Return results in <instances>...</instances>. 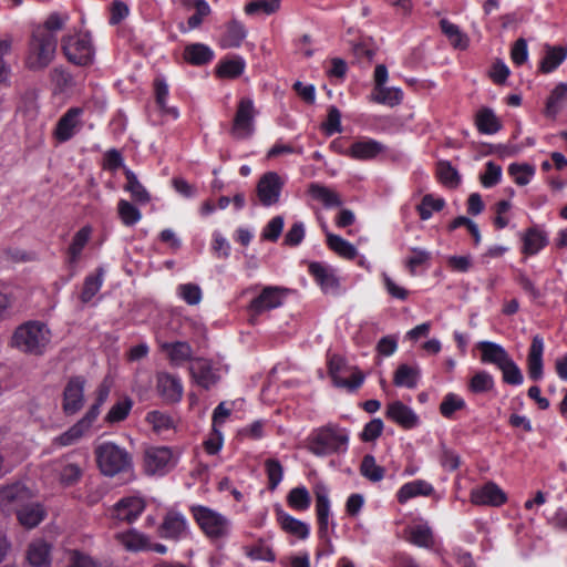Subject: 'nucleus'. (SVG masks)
I'll list each match as a JSON object with an SVG mask.
<instances>
[{
	"mask_svg": "<svg viewBox=\"0 0 567 567\" xmlns=\"http://www.w3.org/2000/svg\"><path fill=\"white\" fill-rule=\"evenodd\" d=\"M348 445V431L333 423L313 430L309 436V451L316 456L346 453Z\"/></svg>",
	"mask_w": 567,
	"mask_h": 567,
	"instance_id": "nucleus-1",
	"label": "nucleus"
},
{
	"mask_svg": "<svg viewBox=\"0 0 567 567\" xmlns=\"http://www.w3.org/2000/svg\"><path fill=\"white\" fill-rule=\"evenodd\" d=\"M94 456L101 474L107 477L127 473L133 467L128 451L114 442H102L94 449Z\"/></svg>",
	"mask_w": 567,
	"mask_h": 567,
	"instance_id": "nucleus-2",
	"label": "nucleus"
},
{
	"mask_svg": "<svg viewBox=\"0 0 567 567\" xmlns=\"http://www.w3.org/2000/svg\"><path fill=\"white\" fill-rule=\"evenodd\" d=\"M50 342V330L43 322L27 321L16 328L11 346L18 350L33 355H42Z\"/></svg>",
	"mask_w": 567,
	"mask_h": 567,
	"instance_id": "nucleus-3",
	"label": "nucleus"
},
{
	"mask_svg": "<svg viewBox=\"0 0 567 567\" xmlns=\"http://www.w3.org/2000/svg\"><path fill=\"white\" fill-rule=\"evenodd\" d=\"M58 39H49L32 30L24 56V66L33 72L47 69L54 60Z\"/></svg>",
	"mask_w": 567,
	"mask_h": 567,
	"instance_id": "nucleus-4",
	"label": "nucleus"
},
{
	"mask_svg": "<svg viewBox=\"0 0 567 567\" xmlns=\"http://www.w3.org/2000/svg\"><path fill=\"white\" fill-rule=\"evenodd\" d=\"M61 50L65 59L76 66L87 68L94 62L95 48L90 32L63 35Z\"/></svg>",
	"mask_w": 567,
	"mask_h": 567,
	"instance_id": "nucleus-5",
	"label": "nucleus"
},
{
	"mask_svg": "<svg viewBox=\"0 0 567 567\" xmlns=\"http://www.w3.org/2000/svg\"><path fill=\"white\" fill-rule=\"evenodd\" d=\"M190 512L200 530L212 539H219L228 535L230 523L220 513L204 506H192Z\"/></svg>",
	"mask_w": 567,
	"mask_h": 567,
	"instance_id": "nucleus-6",
	"label": "nucleus"
},
{
	"mask_svg": "<svg viewBox=\"0 0 567 567\" xmlns=\"http://www.w3.org/2000/svg\"><path fill=\"white\" fill-rule=\"evenodd\" d=\"M257 111L254 100L248 96L241 97L236 107L230 133L237 140L249 138L255 132V117Z\"/></svg>",
	"mask_w": 567,
	"mask_h": 567,
	"instance_id": "nucleus-7",
	"label": "nucleus"
},
{
	"mask_svg": "<svg viewBox=\"0 0 567 567\" xmlns=\"http://www.w3.org/2000/svg\"><path fill=\"white\" fill-rule=\"evenodd\" d=\"M159 538L178 543L188 538L190 530L186 516L174 508L166 511L156 528Z\"/></svg>",
	"mask_w": 567,
	"mask_h": 567,
	"instance_id": "nucleus-8",
	"label": "nucleus"
},
{
	"mask_svg": "<svg viewBox=\"0 0 567 567\" xmlns=\"http://www.w3.org/2000/svg\"><path fill=\"white\" fill-rule=\"evenodd\" d=\"M33 496L31 488L21 481L2 485L0 486V509L6 514H16Z\"/></svg>",
	"mask_w": 567,
	"mask_h": 567,
	"instance_id": "nucleus-9",
	"label": "nucleus"
},
{
	"mask_svg": "<svg viewBox=\"0 0 567 567\" xmlns=\"http://www.w3.org/2000/svg\"><path fill=\"white\" fill-rule=\"evenodd\" d=\"M86 379L83 375H72L68 379L63 392L61 408L66 416L78 414L85 404Z\"/></svg>",
	"mask_w": 567,
	"mask_h": 567,
	"instance_id": "nucleus-10",
	"label": "nucleus"
},
{
	"mask_svg": "<svg viewBox=\"0 0 567 567\" xmlns=\"http://www.w3.org/2000/svg\"><path fill=\"white\" fill-rule=\"evenodd\" d=\"M288 291V289L282 287L267 286L249 302L248 311L252 316H259L266 311L279 308L282 306Z\"/></svg>",
	"mask_w": 567,
	"mask_h": 567,
	"instance_id": "nucleus-11",
	"label": "nucleus"
},
{
	"mask_svg": "<svg viewBox=\"0 0 567 567\" xmlns=\"http://www.w3.org/2000/svg\"><path fill=\"white\" fill-rule=\"evenodd\" d=\"M308 274L312 277L323 293H339L340 281L330 266L319 261H311L308 265Z\"/></svg>",
	"mask_w": 567,
	"mask_h": 567,
	"instance_id": "nucleus-12",
	"label": "nucleus"
},
{
	"mask_svg": "<svg viewBox=\"0 0 567 567\" xmlns=\"http://www.w3.org/2000/svg\"><path fill=\"white\" fill-rule=\"evenodd\" d=\"M284 183L276 172L265 173L257 184V196L262 206L278 203Z\"/></svg>",
	"mask_w": 567,
	"mask_h": 567,
	"instance_id": "nucleus-13",
	"label": "nucleus"
},
{
	"mask_svg": "<svg viewBox=\"0 0 567 567\" xmlns=\"http://www.w3.org/2000/svg\"><path fill=\"white\" fill-rule=\"evenodd\" d=\"M156 391L165 403L173 404L182 400L184 386L179 377L168 372H158L156 374Z\"/></svg>",
	"mask_w": 567,
	"mask_h": 567,
	"instance_id": "nucleus-14",
	"label": "nucleus"
},
{
	"mask_svg": "<svg viewBox=\"0 0 567 567\" xmlns=\"http://www.w3.org/2000/svg\"><path fill=\"white\" fill-rule=\"evenodd\" d=\"M520 254L527 257L538 255L549 244V237L546 230L538 225L526 228L520 234Z\"/></svg>",
	"mask_w": 567,
	"mask_h": 567,
	"instance_id": "nucleus-15",
	"label": "nucleus"
},
{
	"mask_svg": "<svg viewBox=\"0 0 567 567\" xmlns=\"http://www.w3.org/2000/svg\"><path fill=\"white\" fill-rule=\"evenodd\" d=\"M470 499L474 505L499 507L507 502V496L496 483L487 482L472 489Z\"/></svg>",
	"mask_w": 567,
	"mask_h": 567,
	"instance_id": "nucleus-16",
	"label": "nucleus"
},
{
	"mask_svg": "<svg viewBox=\"0 0 567 567\" xmlns=\"http://www.w3.org/2000/svg\"><path fill=\"white\" fill-rule=\"evenodd\" d=\"M173 453L166 446H152L144 453L145 470L150 474H164L173 466Z\"/></svg>",
	"mask_w": 567,
	"mask_h": 567,
	"instance_id": "nucleus-17",
	"label": "nucleus"
},
{
	"mask_svg": "<svg viewBox=\"0 0 567 567\" xmlns=\"http://www.w3.org/2000/svg\"><path fill=\"white\" fill-rule=\"evenodd\" d=\"M84 113V109L80 106L70 107L58 121L53 135L60 143L70 141L75 130L81 126V116Z\"/></svg>",
	"mask_w": 567,
	"mask_h": 567,
	"instance_id": "nucleus-18",
	"label": "nucleus"
},
{
	"mask_svg": "<svg viewBox=\"0 0 567 567\" xmlns=\"http://www.w3.org/2000/svg\"><path fill=\"white\" fill-rule=\"evenodd\" d=\"M92 234L93 227L91 225H84L73 235L65 250L64 258V262L69 269H73L79 265L83 250L91 240Z\"/></svg>",
	"mask_w": 567,
	"mask_h": 567,
	"instance_id": "nucleus-19",
	"label": "nucleus"
},
{
	"mask_svg": "<svg viewBox=\"0 0 567 567\" xmlns=\"http://www.w3.org/2000/svg\"><path fill=\"white\" fill-rule=\"evenodd\" d=\"M385 416L388 420L396 423L404 430H412L420 423L419 415L401 401H394L388 404Z\"/></svg>",
	"mask_w": 567,
	"mask_h": 567,
	"instance_id": "nucleus-20",
	"label": "nucleus"
},
{
	"mask_svg": "<svg viewBox=\"0 0 567 567\" xmlns=\"http://www.w3.org/2000/svg\"><path fill=\"white\" fill-rule=\"evenodd\" d=\"M385 151V146L373 138L364 137L351 144L348 148L349 157L355 161H371Z\"/></svg>",
	"mask_w": 567,
	"mask_h": 567,
	"instance_id": "nucleus-21",
	"label": "nucleus"
},
{
	"mask_svg": "<svg viewBox=\"0 0 567 567\" xmlns=\"http://www.w3.org/2000/svg\"><path fill=\"white\" fill-rule=\"evenodd\" d=\"M247 37V29L243 22L231 19L226 22L219 37L218 44L221 49H237Z\"/></svg>",
	"mask_w": 567,
	"mask_h": 567,
	"instance_id": "nucleus-22",
	"label": "nucleus"
},
{
	"mask_svg": "<svg viewBox=\"0 0 567 567\" xmlns=\"http://www.w3.org/2000/svg\"><path fill=\"white\" fill-rule=\"evenodd\" d=\"M189 372L197 385L205 390H209L218 381V375L215 373L212 362L204 358L194 359Z\"/></svg>",
	"mask_w": 567,
	"mask_h": 567,
	"instance_id": "nucleus-23",
	"label": "nucleus"
},
{
	"mask_svg": "<svg viewBox=\"0 0 567 567\" xmlns=\"http://www.w3.org/2000/svg\"><path fill=\"white\" fill-rule=\"evenodd\" d=\"M544 348L545 347L543 337L539 334L534 336L527 354L528 377L533 381H538L543 378Z\"/></svg>",
	"mask_w": 567,
	"mask_h": 567,
	"instance_id": "nucleus-24",
	"label": "nucleus"
},
{
	"mask_svg": "<svg viewBox=\"0 0 567 567\" xmlns=\"http://www.w3.org/2000/svg\"><path fill=\"white\" fill-rule=\"evenodd\" d=\"M16 516L21 526L32 529L44 520L47 511L41 503L31 499L16 513Z\"/></svg>",
	"mask_w": 567,
	"mask_h": 567,
	"instance_id": "nucleus-25",
	"label": "nucleus"
},
{
	"mask_svg": "<svg viewBox=\"0 0 567 567\" xmlns=\"http://www.w3.org/2000/svg\"><path fill=\"white\" fill-rule=\"evenodd\" d=\"M93 424L94 421L84 414L69 430L56 436L54 439V444L59 446H69L75 444L90 432Z\"/></svg>",
	"mask_w": 567,
	"mask_h": 567,
	"instance_id": "nucleus-26",
	"label": "nucleus"
},
{
	"mask_svg": "<svg viewBox=\"0 0 567 567\" xmlns=\"http://www.w3.org/2000/svg\"><path fill=\"white\" fill-rule=\"evenodd\" d=\"M161 350L166 353L172 365L179 367L185 362H193V349L186 341L163 342Z\"/></svg>",
	"mask_w": 567,
	"mask_h": 567,
	"instance_id": "nucleus-27",
	"label": "nucleus"
},
{
	"mask_svg": "<svg viewBox=\"0 0 567 567\" xmlns=\"http://www.w3.org/2000/svg\"><path fill=\"white\" fill-rule=\"evenodd\" d=\"M184 60L194 66H203L209 64L214 58V50L200 42L187 44L183 51Z\"/></svg>",
	"mask_w": 567,
	"mask_h": 567,
	"instance_id": "nucleus-28",
	"label": "nucleus"
},
{
	"mask_svg": "<svg viewBox=\"0 0 567 567\" xmlns=\"http://www.w3.org/2000/svg\"><path fill=\"white\" fill-rule=\"evenodd\" d=\"M145 505L138 497H125L114 506L115 517L127 523L135 522L143 513Z\"/></svg>",
	"mask_w": 567,
	"mask_h": 567,
	"instance_id": "nucleus-29",
	"label": "nucleus"
},
{
	"mask_svg": "<svg viewBox=\"0 0 567 567\" xmlns=\"http://www.w3.org/2000/svg\"><path fill=\"white\" fill-rule=\"evenodd\" d=\"M154 89V97L157 107L159 109L162 115L168 116L173 120H177L179 117V111L176 106H168L167 99L169 95V87L166 83V80L162 76H157L153 81Z\"/></svg>",
	"mask_w": 567,
	"mask_h": 567,
	"instance_id": "nucleus-30",
	"label": "nucleus"
},
{
	"mask_svg": "<svg viewBox=\"0 0 567 567\" xmlns=\"http://www.w3.org/2000/svg\"><path fill=\"white\" fill-rule=\"evenodd\" d=\"M276 517L280 528L287 534L296 536L299 539L308 538L310 527L307 523L295 518L281 508L276 509Z\"/></svg>",
	"mask_w": 567,
	"mask_h": 567,
	"instance_id": "nucleus-31",
	"label": "nucleus"
},
{
	"mask_svg": "<svg viewBox=\"0 0 567 567\" xmlns=\"http://www.w3.org/2000/svg\"><path fill=\"white\" fill-rule=\"evenodd\" d=\"M545 54L539 62L538 71L548 74L559 68L567 59V45H545Z\"/></svg>",
	"mask_w": 567,
	"mask_h": 567,
	"instance_id": "nucleus-32",
	"label": "nucleus"
},
{
	"mask_svg": "<svg viewBox=\"0 0 567 567\" xmlns=\"http://www.w3.org/2000/svg\"><path fill=\"white\" fill-rule=\"evenodd\" d=\"M434 493V487L431 483L424 480H414L404 483L396 492V501L400 504H405L410 499L417 496H431Z\"/></svg>",
	"mask_w": 567,
	"mask_h": 567,
	"instance_id": "nucleus-33",
	"label": "nucleus"
},
{
	"mask_svg": "<svg viewBox=\"0 0 567 567\" xmlns=\"http://www.w3.org/2000/svg\"><path fill=\"white\" fill-rule=\"evenodd\" d=\"M567 105V82L558 83L549 93L544 114L546 117L555 118Z\"/></svg>",
	"mask_w": 567,
	"mask_h": 567,
	"instance_id": "nucleus-34",
	"label": "nucleus"
},
{
	"mask_svg": "<svg viewBox=\"0 0 567 567\" xmlns=\"http://www.w3.org/2000/svg\"><path fill=\"white\" fill-rule=\"evenodd\" d=\"M316 495V516L318 523V535H324L329 529L330 499L324 487H318Z\"/></svg>",
	"mask_w": 567,
	"mask_h": 567,
	"instance_id": "nucleus-35",
	"label": "nucleus"
},
{
	"mask_svg": "<svg viewBox=\"0 0 567 567\" xmlns=\"http://www.w3.org/2000/svg\"><path fill=\"white\" fill-rule=\"evenodd\" d=\"M476 347L481 351V361L483 363L495 364L498 368L511 358L501 344L492 341H480Z\"/></svg>",
	"mask_w": 567,
	"mask_h": 567,
	"instance_id": "nucleus-36",
	"label": "nucleus"
},
{
	"mask_svg": "<svg viewBox=\"0 0 567 567\" xmlns=\"http://www.w3.org/2000/svg\"><path fill=\"white\" fill-rule=\"evenodd\" d=\"M27 559L33 567H49L51 565V545L42 539L32 542L28 547Z\"/></svg>",
	"mask_w": 567,
	"mask_h": 567,
	"instance_id": "nucleus-37",
	"label": "nucleus"
},
{
	"mask_svg": "<svg viewBox=\"0 0 567 567\" xmlns=\"http://www.w3.org/2000/svg\"><path fill=\"white\" fill-rule=\"evenodd\" d=\"M475 125L481 134L493 135L502 128V123L489 107H482L475 115Z\"/></svg>",
	"mask_w": 567,
	"mask_h": 567,
	"instance_id": "nucleus-38",
	"label": "nucleus"
},
{
	"mask_svg": "<svg viewBox=\"0 0 567 567\" xmlns=\"http://www.w3.org/2000/svg\"><path fill=\"white\" fill-rule=\"evenodd\" d=\"M246 68L245 60L236 55L231 59L221 60L216 66V75L220 79H237Z\"/></svg>",
	"mask_w": 567,
	"mask_h": 567,
	"instance_id": "nucleus-39",
	"label": "nucleus"
},
{
	"mask_svg": "<svg viewBox=\"0 0 567 567\" xmlns=\"http://www.w3.org/2000/svg\"><path fill=\"white\" fill-rule=\"evenodd\" d=\"M420 370L409 364H400L394 371L393 383L395 386L414 389L417 385Z\"/></svg>",
	"mask_w": 567,
	"mask_h": 567,
	"instance_id": "nucleus-40",
	"label": "nucleus"
},
{
	"mask_svg": "<svg viewBox=\"0 0 567 567\" xmlns=\"http://www.w3.org/2000/svg\"><path fill=\"white\" fill-rule=\"evenodd\" d=\"M327 246L330 250L338 254L340 257L349 260H353L358 255L357 248L339 235L328 233Z\"/></svg>",
	"mask_w": 567,
	"mask_h": 567,
	"instance_id": "nucleus-41",
	"label": "nucleus"
},
{
	"mask_svg": "<svg viewBox=\"0 0 567 567\" xmlns=\"http://www.w3.org/2000/svg\"><path fill=\"white\" fill-rule=\"evenodd\" d=\"M466 408L465 400L454 392L446 393L439 406V411L444 419L454 420L455 413Z\"/></svg>",
	"mask_w": 567,
	"mask_h": 567,
	"instance_id": "nucleus-42",
	"label": "nucleus"
},
{
	"mask_svg": "<svg viewBox=\"0 0 567 567\" xmlns=\"http://www.w3.org/2000/svg\"><path fill=\"white\" fill-rule=\"evenodd\" d=\"M133 400L128 396H123L117 400L106 413L104 421L107 424L120 423L127 419L133 408Z\"/></svg>",
	"mask_w": 567,
	"mask_h": 567,
	"instance_id": "nucleus-43",
	"label": "nucleus"
},
{
	"mask_svg": "<svg viewBox=\"0 0 567 567\" xmlns=\"http://www.w3.org/2000/svg\"><path fill=\"white\" fill-rule=\"evenodd\" d=\"M309 194L313 199L321 202L328 208L342 205L340 196L323 185L317 183L310 184Z\"/></svg>",
	"mask_w": 567,
	"mask_h": 567,
	"instance_id": "nucleus-44",
	"label": "nucleus"
},
{
	"mask_svg": "<svg viewBox=\"0 0 567 567\" xmlns=\"http://www.w3.org/2000/svg\"><path fill=\"white\" fill-rule=\"evenodd\" d=\"M288 506L297 512H306L311 505V495L306 486L291 488L287 494Z\"/></svg>",
	"mask_w": 567,
	"mask_h": 567,
	"instance_id": "nucleus-45",
	"label": "nucleus"
},
{
	"mask_svg": "<svg viewBox=\"0 0 567 567\" xmlns=\"http://www.w3.org/2000/svg\"><path fill=\"white\" fill-rule=\"evenodd\" d=\"M445 205L446 202L443 197L425 194L416 206V212L421 220H429L434 212H441Z\"/></svg>",
	"mask_w": 567,
	"mask_h": 567,
	"instance_id": "nucleus-46",
	"label": "nucleus"
},
{
	"mask_svg": "<svg viewBox=\"0 0 567 567\" xmlns=\"http://www.w3.org/2000/svg\"><path fill=\"white\" fill-rule=\"evenodd\" d=\"M103 268L100 267L96 269V274L89 275L85 277L80 296L82 302H90L93 299V297L100 291L103 285Z\"/></svg>",
	"mask_w": 567,
	"mask_h": 567,
	"instance_id": "nucleus-47",
	"label": "nucleus"
},
{
	"mask_svg": "<svg viewBox=\"0 0 567 567\" xmlns=\"http://www.w3.org/2000/svg\"><path fill=\"white\" fill-rule=\"evenodd\" d=\"M126 185L124 187L125 190L130 192L133 200L146 204L150 202V194L145 189V187L140 183L136 175L128 168L124 171Z\"/></svg>",
	"mask_w": 567,
	"mask_h": 567,
	"instance_id": "nucleus-48",
	"label": "nucleus"
},
{
	"mask_svg": "<svg viewBox=\"0 0 567 567\" xmlns=\"http://www.w3.org/2000/svg\"><path fill=\"white\" fill-rule=\"evenodd\" d=\"M360 473L363 477L371 482H380L385 475V468L377 464L375 457L371 454H365L361 461Z\"/></svg>",
	"mask_w": 567,
	"mask_h": 567,
	"instance_id": "nucleus-49",
	"label": "nucleus"
},
{
	"mask_svg": "<svg viewBox=\"0 0 567 567\" xmlns=\"http://www.w3.org/2000/svg\"><path fill=\"white\" fill-rule=\"evenodd\" d=\"M111 392V384L104 380L102 381L96 390H95V398L92 405L89 408V410L85 412V415L90 417L92 421H96L97 416L101 413L102 405L106 402L109 395Z\"/></svg>",
	"mask_w": 567,
	"mask_h": 567,
	"instance_id": "nucleus-50",
	"label": "nucleus"
},
{
	"mask_svg": "<svg viewBox=\"0 0 567 567\" xmlns=\"http://www.w3.org/2000/svg\"><path fill=\"white\" fill-rule=\"evenodd\" d=\"M409 542L417 547L431 548L434 545L432 529L427 525H415L410 529Z\"/></svg>",
	"mask_w": 567,
	"mask_h": 567,
	"instance_id": "nucleus-51",
	"label": "nucleus"
},
{
	"mask_svg": "<svg viewBox=\"0 0 567 567\" xmlns=\"http://www.w3.org/2000/svg\"><path fill=\"white\" fill-rule=\"evenodd\" d=\"M150 542L151 538L147 535L136 529L128 530L123 535V544L128 550L147 551Z\"/></svg>",
	"mask_w": 567,
	"mask_h": 567,
	"instance_id": "nucleus-52",
	"label": "nucleus"
},
{
	"mask_svg": "<svg viewBox=\"0 0 567 567\" xmlns=\"http://www.w3.org/2000/svg\"><path fill=\"white\" fill-rule=\"evenodd\" d=\"M494 378L487 371L476 372L468 381V390L474 394L486 393L494 388Z\"/></svg>",
	"mask_w": 567,
	"mask_h": 567,
	"instance_id": "nucleus-53",
	"label": "nucleus"
},
{
	"mask_svg": "<svg viewBox=\"0 0 567 567\" xmlns=\"http://www.w3.org/2000/svg\"><path fill=\"white\" fill-rule=\"evenodd\" d=\"M117 213L121 221L125 226H134L142 218V213L140 209L126 199L118 200Z\"/></svg>",
	"mask_w": 567,
	"mask_h": 567,
	"instance_id": "nucleus-54",
	"label": "nucleus"
},
{
	"mask_svg": "<svg viewBox=\"0 0 567 567\" xmlns=\"http://www.w3.org/2000/svg\"><path fill=\"white\" fill-rule=\"evenodd\" d=\"M374 90L377 93L373 96V101L379 104L395 106L399 105L403 100V92L399 87L381 86Z\"/></svg>",
	"mask_w": 567,
	"mask_h": 567,
	"instance_id": "nucleus-55",
	"label": "nucleus"
},
{
	"mask_svg": "<svg viewBox=\"0 0 567 567\" xmlns=\"http://www.w3.org/2000/svg\"><path fill=\"white\" fill-rule=\"evenodd\" d=\"M50 80L54 84L55 90L60 93L65 92L74 84L73 75L62 65L55 66L51 70Z\"/></svg>",
	"mask_w": 567,
	"mask_h": 567,
	"instance_id": "nucleus-56",
	"label": "nucleus"
},
{
	"mask_svg": "<svg viewBox=\"0 0 567 567\" xmlns=\"http://www.w3.org/2000/svg\"><path fill=\"white\" fill-rule=\"evenodd\" d=\"M82 475L83 468L79 464L65 462L61 467L59 480L63 486L70 487L78 484Z\"/></svg>",
	"mask_w": 567,
	"mask_h": 567,
	"instance_id": "nucleus-57",
	"label": "nucleus"
},
{
	"mask_svg": "<svg viewBox=\"0 0 567 567\" xmlns=\"http://www.w3.org/2000/svg\"><path fill=\"white\" fill-rule=\"evenodd\" d=\"M64 23L65 20L59 13L53 12L42 24L35 27L33 30L41 32L49 39H58L55 33L63 29Z\"/></svg>",
	"mask_w": 567,
	"mask_h": 567,
	"instance_id": "nucleus-58",
	"label": "nucleus"
},
{
	"mask_svg": "<svg viewBox=\"0 0 567 567\" xmlns=\"http://www.w3.org/2000/svg\"><path fill=\"white\" fill-rule=\"evenodd\" d=\"M265 471L268 478L267 487L269 491H275L282 481L284 467L279 460L267 458L265 461Z\"/></svg>",
	"mask_w": 567,
	"mask_h": 567,
	"instance_id": "nucleus-59",
	"label": "nucleus"
},
{
	"mask_svg": "<svg viewBox=\"0 0 567 567\" xmlns=\"http://www.w3.org/2000/svg\"><path fill=\"white\" fill-rule=\"evenodd\" d=\"M440 182L446 186L455 187L460 184V175L449 161H440L436 166Z\"/></svg>",
	"mask_w": 567,
	"mask_h": 567,
	"instance_id": "nucleus-60",
	"label": "nucleus"
},
{
	"mask_svg": "<svg viewBox=\"0 0 567 567\" xmlns=\"http://www.w3.org/2000/svg\"><path fill=\"white\" fill-rule=\"evenodd\" d=\"M498 369L502 371L503 382L511 385H520L524 381L519 367L512 358L501 364Z\"/></svg>",
	"mask_w": 567,
	"mask_h": 567,
	"instance_id": "nucleus-61",
	"label": "nucleus"
},
{
	"mask_svg": "<svg viewBox=\"0 0 567 567\" xmlns=\"http://www.w3.org/2000/svg\"><path fill=\"white\" fill-rule=\"evenodd\" d=\"M350 368L343 357L339 354H332L328 359V373L331 378L333 385L338 386L339 381L343 379L342 374L348 372Z\"/></svg>",
	"mask_w": 567,
	"mask_h": 567,
	"instance_id": "nucleus-62",
	"label": "nucleus"
},
{
	"mask_svg": "<svg viewBox=\"0 0 567 567\" xmlns=\"http://www.w3.org/2000/svg\"><path fill=\"white\" fill-rule=\"evenodd\" d=\"M280 2L281 0H254L245 6V12L249 16L258 13L269 16L279 9Z\"/></svg>",
	"mask_w": 567,
	"mask_h": 567,
	"instance_id": "nucleus-63",
	"label": "nucleus"
},
{
	"mask_svg": "<svg viewBox=\"0 0 567 567\" xmlns=\"http://www.w3.org/2000/svg\"><path fill=\"white\" fill-rule=\"evenodd\" d=\"M178 296L189 306H196L202 301L203 292L196 284H182L177 287Z\"/></svg>",
	"mask_w": 567,
	"mask_h": 567,
	"instance_id": "nucleus-64",
	"label": "nucleus"
}]
</instances>
